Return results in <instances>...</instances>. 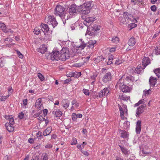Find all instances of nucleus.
I'll use <instances>...</instances> for the list:
<instances>
[{
    "instance_id": "1",
    "label": "nucleus",
    "mask_w": 160,
    "mask_h": 160,
    "mask_svg": "<svg viewBox=\"0 0 160 160\" xmlns=\"http://www.w3.org/2000/svg\"><path fill=\"white\" fill-rule=\"evenodd\" d=\"M59 60L64 61L70 57V53L68 48L63 47L59 52Z\"/></svg>"
},
{
    "instance_id": "2",
    "label": "nucleus",
    "mask_w": 160,
    "mask_h": 160,
    "mask_svg": "<svg viewBox=\"0 0 160 160\" xmlns=\"http://www.w3.org/2000/svg\"><path fill=\"white\" fill-rule=\"evenodd\" d=\"M100 26L97 24L93 25L91 27L88 28L86 34L93 36L97 34L98 31L100 30Z\"/></svg>"
},
{
    "instance_id": "3",
    "label": "nucleus",
    "mask_w": 160,
    "mask_h": 160,
    "mask_svg": "<svg viewBox=\"0 0 160 160\" xmlns=\"http://www.w3.org/2000/svg\"><path fill=\"white\" fill-rule=\"evenodd\" d=\"M65 8L64 7L60 5H58L56 7L54 13L56 15L58 16L61 18H65Z\"/></svg>"
},
{
    "instance_id": "4",
    "label": "nucleus",
    "mask_w": 160,
    "mask_h": 160,
    "mask_svg": "<svg viewBox=\"0 0 160 160\" xmlns=\"http://www.w3.org/2000/svg\"><path fill=\"white\" fill-rule=\"evenodd\" d=\"M45 22L49 25H52L53 28L55 27L58 24V22L53 16H48L45 18Z\"/></svg>"
},
{
    "instance_id": "5",
    "label": "nucleus",
    "mask_w": 160,
    "mask_h": 160,
    "mask_svg": "<svg viewBox=\"0 0 160 160\" xmlns=\"http://www.w3.org/2000/svg\"><path fill=\"white\" fill-rule=\"evenodd\" d=\"M92 2L90 1L87 2L86 3H83L82 5H81L82 6V8H86L87 10L85 12H90V10L92 7L93 5L92 4Z\"/></svg>"
},
{
    "instance_id": "6",
    "label": "nucleus",
    "mask_w": 160,
    "mask_h": 160,
    "mask_svg": "<svg viewBox=\"0 0 160 160\" xmlns=\"http://www.w3.org/2000/svg\"><path fill=\"white\" fill-rule=\"evenodd\" d=\"M118 106L120 112L121 117V118L124 119V112H127L128 111L127 109V106L123 104L122 106L118 104Z\"/></svg>"
},
{
    "instance_id": "7",
    "label": "nucleus",
    "mask_w": 160,
    "mask_h": 160,
    "mask_svg": "<svg viewBox=\"0 0 160 160\" xmlns=\"http://www.w3.org/2000/svg\"><path fill=\"white\" fill-rule=\"evenodd\" d=\"M50 56L51 59L52 61L59 60V52L58 51H53L50 53Z\"/></svg>"
},
{
    "instance_id": "8",
    "label": "nucleus",
    "mask_w": 160,
    "mask_h": 160,
    "mask_svg": "<svg viewBox=\"0 0 160 160\" xmlns=\"http://www.w3.org/2000/svg\"><path fill=\"white\" fill-rule=\"evenodd\" d=\"M112 76L111 73L108 72L105 73L102 78V81L105 83H108L112 80Z\"/></svg>"
},
{
    "instance_id": "9",
    "label": "nucleus",
    "mask_w": 160,
    "mask_h": 160,
    "mask_svg": "<svg viewBox=\"0 0 160 160\" xmlns=\"http://www.w3.org/2000/svg\"><path fill=\"white\" fill-rule=\"evenodd\" d=\"M119 82H118L117 85L120 88V89L122 92H130V89L129 87L124 84L122 85V84L119 83Z\"/></svg>"
},
{
    "instance_id": "10",
    "label": "nucleus",
    "mask_w": 160,
    "mask_h": 160,
    "mask_svg": "<svg viewBox=\"0 0 160 160\" xmlns=\"http://www.w3.org/2000/svg\"><path fill=\"white\" fill-rule=\"evenodd\" d=\"M146 106L145 104H143L138 107L136 110V116L139 117L140 115L144 112V108Z\"/></svg>"
},
{
    "instance_id": "11",
    "label": "nucleus",
    "mask_w": 160,
    "mask_h": 160,
    "mask_svg": "<svg viewBox=\"0 0 160 160\" xmlns=\"http://www.w3.org/2000/svg\"><path fill=\"white\" fill-rule=\"evenodd\" d=\"M109 91L108 88H105L98 93L97 96L99 98H102L104 96H107L109 93Z\"/></svg>"
},
{
    "instance_id": "12",
    "label": "nucleus",
    "mask_w": 160,
    "mask_h": 160,
    "mask_svg": "<svg viewBox=\"0 0 160 160\" xmlns=\"http://www.w3.org/2000/svg\"><path fill=\"white\" fill-rule=\"evenodd\" d=\"M150 63L149 58L147 57H144L142 59V69H144L145 67Z\"/></svg>"
},
{
    "instance_id": "13",
    "label": "nucleus",
    "mask_w": 160,
    "mask_h": 160,
    "mask_svg": "<svg viewBox=\"0 0 160 160\" xmlns=\"http://www.w3.org/2000/svg\"><path fill=\"white\" fill-rule=\"evenodd\" d=\"M158 79L154 77L151 76L149 79V82L150 86L154 87L157 82Z\"/></svg>"
},
{
    "instance_id": "14",
    "label": "nucleus",
    "mask_w": 160,
    "mask_h": 160,
    "mask_svg": "<svg viewBox=\"0 0 160 160\" xmlns=\"http://www.w3.org/2000/svg\"><path fill=\"white\" fill-rule=\"evenodd\" d=\"M77 6L75 4H72L71 6L68 9V12L70 15L77 13Z\"/></svg>"
},
{
    "instance_id": "15",
    "label": "nucleus",
    "mask_w": 160,
    "mask_h": 160,
    "mask_svg": "<svg viewBox=\"0 0 160 160\" xmlns=\"http://www.w3.org/2000/svg\"><path fill=\"white\" fill-rule=\"evenodd\" d=\"M42 99L41 98H38L35 103V107L39 109V110L42 109Z\"/></svg>"
},
{
    "instance_id": "16",
    "label": "nucleus",
    "mask_w": 160,
    "mask_h": 160,
    "mask_svg": "<svg viewBox=\"0 0 160 160\" xmlns=\"http://www.w3.org/2000/svg\"><path fill=\"white\" fill-rule=\"evenodd\" d=\"M78 12H81V13L82 14V16H81V17L83 19H85L84 18H83V16H82L83 15H87L88 14L89 12H85L87 10L86 8H84V9L83 8H82V6H79L78 7Z\"/></svg>"
},
{
    "instance_id": "17",
    "label": "nucleus",
    "mask_w": 160,
    "mask_h": 160,
    "mask_svg": "<svg viewBox=\"0 0 160 160\" xmlns=\"http://www.w3.org/2000/svg\"><path fill=\"white\" fill-rule=\"evenodd\" d=\"M37 52L41 53H44L47 50V48L45 45H43L41 46L40 48H38L36 49Z\"/></svg>"
},
{
    "instance_id": "18",
    "label": "nucleus",
    "mask_w": 160,
    "mask_h": 160,
    "mask_svg": "<svg viewBox=\"0 0 160 160\" xmlns=\"http://www.w3.org/2000/svg\"><path fill=\"white\" fill-rule=\"evenodd\" d=\"M120 149L121 150L122 152L124 154V155L127 157L130 154L129 150H128L126 148L123 147L121 145H119Z\"/></svg>"
},
{
    "instance_id": "19",
    "label": "nucleus",
    "mask_w": 160,
    "mask_h": 160,
    "mask_svg": "<svg viewBox=\"0 0 160 160\" xmlns=\"http://www.w3.org/2000/svg\"><path fill=\"white\" fill-rule=\"evenodd\" d=\"M41 27L42 31L44 32V34L46 35L49 30V28L48 25L42 23L41 24Z\"/></svg>"
},
{
    "instance_id": "20",
    "label": "nucleus",
    "mask_w": 160,
    "mask_h": 160,
    "mask_svg": "<svg viewBox=\"0 0 160 160\" xmlns=\"http://www.w3.org/2000/svg\"><path fill=\"white\" fill-rule=\"evenodd\" d=\"M52 131V127H49L47 128L43 132V135L46 136L49 135Z\"/></svg>"
},
{
    "instance_id": "21",
    "label": "nucleus",
    "mask_w": 160,
    "mask_h": 160,
    "mask_svg": "<svg viewBox=\"0 0 160 160\" xmlns=\"http://www.w3.org/2000/svg\"><path fill=\"white\" fill-rule=\"evenodd\" d=\"M123 16L125 18L128 20L132 21L131 18L132 17V15L127 12H124L123 14Z\"/></svg>"
},
{
    "instance_id": "22",
    "label": "nucleus",
    "mask_w": 160,
    "mask_h": 160,
    "mask_svg": "<svg viewBox=\"0 0 160 160\" xmlns=\"http://www.w3.org/2000/svg\"><path fill=\"white\" fill-rule=\"evenodd\" d=\"M136 42L135 38L134 37H132L129 39L128 43L129 46H133L135 45Z\"/></svg>"
},
{
    "instance_id": "23",
    "label": "nucleus",
    "mask_w": 160,
    "mask_h": 160,
    "mask_svg": "<svg viewBox=\"0 0 160 160\" xmlns=\"http://www.w3.org/2000/svg\"><path fill=\"white\" fill-rule=\"evenodd\" d=\"M119 132L121 134V136L122 138H128V134L126 131L123 130H120Z\"/></svg>"
},
{
    "instance_id": "24",
    "label": "nucleus",
    "mask_w": 160,
    "mask_h": 160,
    "mask_svg": "<svg viewBox=\"0 0 160 160\" xmlns=\"http://www.w3.org/2000/svg\"><path fill=\"white\" fill-rule=\"evenodd\" d=\"M5 126L7 130L9 132H12L14 130V127L13 125L9 124V123H7L5 124Z\"/></svg>"
},
{
    "instance_id": "25",
    "label": "nucleus",
    "mask_w": 160,
    "mask_h": 160,
    "mask_svg": "<svg viewBox=\"0 0 160 160\" xmlns=\"http://www.w3.org/2000/svg\"><path fill=\"white\" fill-rule=\"evenodd\" d=\"M130 98V97L127 96L125 94H122L121 95L119 94V98L121 100H122L123 101H127Z\"/></svg>"
},
{
    "instance_id": "26",
    "label": "nucleus",
    "mask_w": 160,
    "mask_h": 160,
    "mask_svg": "<svg viewBox=\"0 0 160 160\" xmlns=\"http://www.w3.org/2000/svg\"><path fill=\"white\" fill-rule=\"evenodd\" d=\"M105 58H104L101 55L100 56L97 57L95 59V62L96 63H98L99 62L101 61L104 60Z\"/></svg>"
},
{
    "instance_id": "27",
    "label": "nucleus",
    "mask_w": 160,
    "mask_h": 160,
    "mask_svg": "<svg viewBox=\"0 0 160 160\" xmlns=\"http://www.w3.org/2000/svg\"><path fill=\"white\" fill-rule=\"evenodd\" d=\"M108 64L110 65L112 63V60H114L113 56L112 55L109 54L108 55Z\"/></svg>"
},
{
    "instance_id": "28",
    "label": "nucleus",
    "mask_w": 160,
    "mask_h": 160,
    "mask_svg": "<svg viewBox=\"0 0 160 160\" xmlns=\"http://www.w3.org/2000/svg\"><path fill=\"white\" fill-rule=\"evenodd\" d=\"M0 28L4 31V32H7V28L5 25L3 23H0Z\"/></svg>"
},
{
    "instance_id": "29",
    "label": "nucleus",
    "mask_w": 160,
    "mask_h": 160,
    "mask_svg": "<svg viewBox=\"0 0 160 160\" xmlns=\"http://www.w3.org/2000/svg\"><path fill=\"white\" fill-rule=\"evenodd\" d=\"M111 41L113 43L117 44L119 42V39L118 37L114 36L112 38Z\"/></svg>"
},
{
    "instance_id": "30",
    "label": "nucleus",
    "mask_w": 160,
    "mask_h": 160,
    "mask_svg": "<svg viewBox=\"0 0 160 160\" xmlns=\"http://www.w3.org/2000/svg\"><path fill=\"white\" fill-rule=\"evenodd\" d=\"M62 102L63 103V107L66 109L68 108L69 106V102L67 100H64Z\"/></svg>"
},
{
    "instance_id": "31",
    "label": "nucleus",
    "mask_w": 160,
    "mask_h": 160,
    "mask_svg": "<svg viewBox=\"0 0 160 160\" xmlns=\"http://www.w3.org/2000/svg\"><path fill=\"white\" fill-rule=\"evenodd\" d=\"M96 41H90L88 42V47L89 48H92L94 47V45L96 43Z\"/></svg>"
},
{
    "instance_id": "32",
    "label": "nucleus",
    "mask_w": 160,
    "mask_h": 160,
    "mask_svg": "<svg viewBox=\"0 0 160 160\" xmlns=\"http://www.w3.org/2000/svg\"><path fill=\"white\" fill-rule=\"evenodd\" d=\"M95 18L92 17H88L85 19V21L88 22H90L94 21Z\"/></svg>"
},
{
    "instance_id": "33",
    "label": "nucleus",
    "mask_w": 160,
    "mask_h": 160,
    "mask_svg": "<svg viewBox=\"0 0 160 160\" xmlns=\"http://www.w3.org/2000/svg\"><path fill=\"white\" fill-rule=\"evenodd\" d=\"M86 46V43H84L83 41L82 42V43L80 44V45L78 47L79 49H83Z\"/></svg>"
},
{
    "instance_id": "34",
    "label": "nucleus",
    "mask_w": 160,
    "mask_h": 160,
    "mask_svg": "<svg viewBox=\"0 0 160 160\" xmlns=\"http://www.w3.org/2000/svg\"><path fill=\"white\" fill-rule=\"evenodd\" d=\"M62 115V112L60 110L57 111L55 113V115L57 117H59L61 116Z\"/></svg>"
},
{
    "instance_id": "35",
    "label": "nucleus",
    "mask_w": 160,
    "mask_h": 160,
    "mask_svg": "<svg viewBox=\"0 0 160 160\" xmlns=\"http://www.w3.org/2000/svg\"><path fill=\"white\" fill-rule=\"evenodd\" d=\"M154 72L158 78L160 77V68H157Z\"/></svg>"
},
{
    "instance_id": "36",
    "label": "nucleus",
    "mask_w": 160,
    "mask_h": 160,
    "mask_svg": "<svg viewBox=\"0 0 160 160\" xmlns=\"http://www.w3.org/2000/svg\"><path fill=\"white\" fill-rule=\"evenodd\" d=\"M33 32L35 34L38 35L41 32V30L38 28L36 27L34 29Z\"/></svg>"
},
{
    "instance_id": "37",
    "label": "nucleus",
    "mask_w": 160,
    "mask_h": 160,
    "mask_svg": "<svg viewBox=\"0 0 160 160\" xmlns=\"http://www.w3.org/2000/svg\"><path fill=\"white\" fill-rule=\"evenodd\" d=\"M38 76L41 81H43L44 80V77L40 73L38 74Z\"/></svg>"
},
{
    "instance_id": "38",
    "label": "nucleus",
    "mask_w": 160,
    "mask_h": 160,
    "mask_svg": "<svg viewBox=\"0 0 160 160\" xmlns=\"http://www.w3.org/2000/svg\"><path fill=\"white\" fill-rule=\"evenodd\" d=\"M98 74L97 73H93L92 75L90 76V79L92 80H95L96 78L97 77Z\"/></svg>"
},
{
    "instance_id": "39",
    "label": "nucleus",
    "mask_w": 160,
    "mask_h": 160,
    "mask_svg": "<svg viewBox=\"0 0 160 160\" xmlns=\"http://www.w3.org/2000/svg\"><path fill=\"white\" fill-rule=\"evenodd\" d=\"M119 19L120 22L121 24H123L126 22V20L124 18L120 17Z\"/></svg>"
},
{
    "instance_id": "40",
    "label": "nucleus",
    "mask_w": 160,
    "mask_h": 160,
    "mask_svg": "<svg viewBox=\"0 0 160 160\" xmlns=\"http://www.w3.org/2000/svg\"><path fill=\"white\" fill-rule=\"evenodd\" d=\"M72 105H75L76 107H78L79 106V103L77 102L76 100H74L72 102Z\"/></svg>"
},
{
    "instance_id": "41",
    "label": "nucleus",
    "mask_w": 160,
    "mask_h": 160,
    "mask_svg": "<svg viewBox=\"0 0 160 160\" xmlns=\"http://www.w3.org/2000/svg\"><path fill=\"white\" fill-rule=\"evenodd\" d=\"M75 73L72 72H70L69 73L67 74V77H72L75 76Z\"/></svg>"
},
{
    "instance_id": "42",
    "label": "nucleus",
    "mask_w": 160,
    "mask_h": 160,
    "mask_svg": "<svg viewBox=\"0 0 160 160\" xmlns=\"http://www.w3.org/2000/svg\"><path fill=\"white\" fill-rule=\"evenodd\" d=\"M9 124L13 125V124H14V119L12 117V118H11L9 120Z\"/></svg>"
},
{
    "instance_id": "43",
    "label": "nucleus",
    "mask_w": 160,
    "mask_h": 160,
    "mask_svg": "<svg viewBox=\"0 0 160 160\" xmlns=\"http://www.w3.org/2000/svg\"><path fill=\"white\" fill-rule=\"evenodd\" d=\"M84 94L86 95H89V91L85 89H83L82 90Z\"/></svg>"
},
{
    "instance_id": "44",
    "label": "nucleus",
    "mask_w": 160,
    "mask_h": 160,
    "mask_svg": "<svg viewBox=\"0 0 160 160\" xmlns=\"http://www.w3.org/2000/svg\"><path fill=\"white\" fill-rule=\"evenodd\" d=\"M141 66H138L136 68L135 72V73H140V71L141 70H140V69Z\"/></svg>"
},
{
    "instance_id": "45",
    "label": "nucleus",
    "mask_w": 160,
    "mask_h": 160,
    "mask_svg": "<svg viewBox=\"0 0 160 160\" xmlns=\"http://www.w3.org/2000/svg\"><path fill=\"white\" fill-rule=\"evenodd\" d=\"M77 143V141L76 139L75 138H73L72 139V142L71 143V144L72 145H75Z\"/></svg>"
},
{
    "instance_id": "46",
    "label": "nucleus",
    "mask_w": 160,
    "mask_h": 160,
    "mask_svg": "<svg viewBox=\"0 0 160 160\" xmlns=\"http://www.w3.org/2000/svg\"><path fill=\"white\" fill-rule=\"evenodd\" d=\"M141 121L140 120H138L137 122L136 127L141 128Z\"/></svg>"
},
{
    "instance_id": "47",
    "label": "nucleus",
    "mask_w": 160,
    "mask_h": 160,
    "mask_svg": "<svg viewBox=\"0 0 160 160\" xmlns=\"http://www.w3.org/2000/svg\"><path fill=\"white\" fill-rule=\"evenodd\" d=\"M150 9L152 11L154 12L157 10V7L155 5H153L151 7Z\"/></svg>"
},
{
    "instance_id": "48",
    "label": "nucleus",
    "mask_w": 160,
    "mask_h": 160,
    "mask_svg": "<svg viewBox=\"0 0 160 160\" xmlns=\"http://www.w3.org/2000/svg\"><path fill=\"white\" fill-rule=\"evenodd\" d=\"M155 52L157 55L160 54V47H157L155 49Z\"/></svg>"
},
{
    "instance_id": "49",
    "label": "nucleus",
    "mask_w": 160,
    "mask_h": 160,
    "mask_svg": "<svg viewBox=\"0 0 160 160\" xmlns=\"http://www.w3.org/2000/svg\"><path fill=\"white\" fill-rule=\"evenodd\" d=\"M145 95H148L150 94L151 92V90L150 89H149L148 90L144 91Z\"/></svg>"
},
{
    "instance_id": "50",
    "label": "nucleus",
    "mask_w": 160,
    "mask_h": 160,
    "mask_svg": "<svg viewBox=\"0 0 160 160\" xmlns=\"http://www.w3.org/2000/svg\"><path fill=\"white\" fill-rule=\"evenodd\" d=\"M141 128L136 127V132L137 134H139L141 132Z\"/></svg>"
},
{
    "instance_id": "51",
    "label": "nucleus",
    "mask_w": 160,
    "mask_h": 160,
    "mask_svg": "<svg viewBox=\"0 0 160 160\" xmlns=\"http://www.w3.org/2000/svg\"><path fill=\"white\" fill-rule=\"evenodd\" d=\"M17 53L20 58H23V55L18 50L16 51Z\"/></svg>"
},
{
    "instance_id": "52",
    "label": "nucleus",
    "mask_w": 160,
    "mask_h": 160,
    "mask_svg": "<svg viewBox=\"0 0 160 160\" xmlns=\"http://www.w3.org/2000/svg\"><path fill=\"white\" fill-rule=\"evenodd\" d=\"M24 116L23 112H21L18 115V117L21 119H22Z\"/></svg>"
},
{
    "instance_id": "53",
    "label": "nucleus",
    "mask_w": 160,
    "mask_h": 160,
    "mask_svg": "<svg viewBox=\"0 0 160 160\" xmlns=\"http://www.w3.org/2000/svg\"><path fill=\"white\" fill-rule=\"evenodd\" d=\"M76 116L77 115L76 114L74 113L72 114V119L73 121H75L77 119V117Z\"/></svg>"
},
{
    "instance_id": "54",
    "label": "nucleus",
    "mask_w": 160,
    "mask_h": 160,
    "mask_svg": "<svg viewBox=\"0 0 160 160\" xmlns=\"http://www.w3.org/2000/svg\"><path fill=\"white\" fill-rule=\"evenodd\" d=\"M23 104L24 106H26L28 103V99H25L23 100Z\"/></svg>"
},
{
    "instance_id": "55",
    "label": "nucleus",
    "mask_w": 160,
    "mask_h": 160,
    "mask_svg": "<svg viewBox=\"0 0 160 160\" xmlns=\"http://www.w3.org/2000/svg\"><path fill=\"white\" fill-rule=\"evenodd\" d=\"M72 79L70 78H68V79H66L64 81V84H66L68 83L69 82L71 81Z\"/></svg>"
},
{
    "instance_id": "56",
    "label": "nucleus",
    "mask_w": 160,
    "mask_h": 160,
    "mask_svg": "<svg viewBox=\"0 0 160 160\" xmlns=\"http://www.w3.org/2000/svg\"><path fill=\"white\" fill-rule=\"evenodd\" d=\"M40 144H34L33 145V147L35 149H38V148H40Z\"/></svg>"
},
{
    "instance_id": "57",
    "label": "nucleus",
    "mask_w": 160,
    "mask_h": 160,
    "mask_svg": "<svg viewBox=\"0 0 160 160\" xmlns=\"http://www.w3.org/2000/svg\"><path fill=\"white\" fill-rule=\"evenodd\" d=\"M145 102V100L144 99H141V100H140L138 102L139 104L140 105L141 104L144 103Z\"/></svg>"
},
{
    "instance_id": "58",
    "label": "nucleus",
    "mask_w": 160,
    "mask_h": 160,
    "mask_svg": "<svg viewBox=\"0 0 160 160\" xmlns=\"http://www.w3.org/2000/svg\"><path fill=\"white\" fill-rule=\"evenodd\" d=\"M121 63V61L118 59L116 60L115 62V64L117 65H119Z\"/></svg>"
},
{
    "instance_id": "59",
    "label": "nucleus",
    "mask_w": 160,
    "mask_h": 160,
    "mask_svg": "<svg viewBox=\"0 0 160 160\" xmlns=\"http://www.w3.org/2000/svg\"><path fill=\"white\" fill-rule=\"evenodd\" d=\"M52 146L51 144H48L46 145L45 146L46 148H51L52 147Z\"/></svg>"
},
{
    "instance_id": "60",
    "label": "nucleus",
    "mask_w": 160,
    "mask_h": 160,
    "mask_svg": "<svg viewBox=\"0 0 160 160\" xmlns=\"http://www.w3.org/2000/svg\"><path fill=\"white\" fill-rule=\"evenodd\" d=\"M82 153L85 156H88L89 155L88 152L86 151H82Z\"/></svg>"
},
{
    "instance_id": "61",
    "label": "nucleus",
    "mask_w": 160,
    "mask_h": 160,
    "mask_svg": "<svg viewBox=\"0 0 160 160\" xmlns=\"http://www.w3.org/2000/svg\"><path fill=\"white\" fill-rule=\"evenodd\" d=\"M38 119L41 121H44L45 120V119L43 117V115L40 116Z\"/></svg>"
},
{
    "instance_id": "62",
    "label": "nucleus",
    "mask_w": 160,
    "mask_h": 160,
    "mask_svg": "<svg viewBox=\"0 0 160 160\" xmlns=\"http://www.w3.org/2000/svg\"><path fill=\"white\" fill-rule=\"evenodd\" d=\"M43 112L44 115H46L48 112V110L47 109H43Z\"/></svg>"
},
{
    "instance_id": "63",
    "label": "nucleus",
    "mask_w": 160,
    "mask_h": 160,
    "mask_svg": "<svg viewBox=\"0 0 160 160\" xmlns=\"http://www.w3.org/2000/svg\"><path fill=\"white\" fill-rule=\"evenodd\" d=\"M28 142L30 143H33L34 141L32 138H30L28 139Z\"/></svg>"
},
{
    "instance_id": "64",
    "label": "nucleus",
    "mask_w": 160,
    "mask_h": 160,
    "mask_svg": "<svg viewBox=\"0 0 160 160\" xmlns=\"http://www.w3.org/2000/svg\"><path fill=\"white\" fill-rule=\"evenodd\" d=\"M137 26V24H136L135 23H132L131 26V28L130 30H131V29H132V28H134L136 27Z\"/></svg>"
}]
</instances>
